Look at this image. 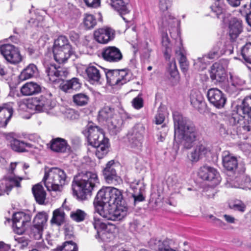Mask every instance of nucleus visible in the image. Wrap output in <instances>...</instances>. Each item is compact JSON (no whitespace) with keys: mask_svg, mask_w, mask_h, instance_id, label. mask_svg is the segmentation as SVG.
<instances>
[{"mask_svg":"<svg viewBox=\"0 0 251 251\" xmlns=\"http://www.w3.org/2000/svg\"><path fill=\"white\" fill-rule=\"evenodd\" d=\"M110 187H106L98 192L94 201L95 210L100 216L107 220L120 221L126 216L127 207L122 205H111L110 207Z\"/></svg>","mask_w":251,"mask_h":251,"instance_id":"nucleus-1","label":"nucleus"},{"mask_svg":"<svg viewBox=\"0 0 251 251\" xmlns=\"http://www.w3.org/2000/svg\"><path fill=\"white\" fill-rule=\"evenodd\" d=\"M175 140H180L186 149L191 148L199 133L195 125L177 112L174 113Z\"/></svg>","mask_w":251,"mask_h":251,"instance_id":"nucleus-2","label":"nucleus"},{"mask_svg":"<svg viewBox=\"0 0 251 251\" xmlns=\"http://www.w3.org/2000/svg\"><path fill=\"white\" fill-rule=\"evenodd\" d=\"M99 183L97 174L93 172H87L75 177L72 183L73 194L77 199L85 200L91 195L92 191Z\"/></svg>","mask_w":251,"mask_h":251,"instance_id":"nucleus-3","label":"nucleus"},{"mask_svg":"<svg viewBox=\"0 0 251 251\" xmlns=\"http://www.w3.org/2000/svg\"><path fill=\"white\" fill-rule=\"evenodd\" d=\"M89 144L96 148V155L99 158H102L108 152V140L105 138L103 130L100 127L89 124L84 131Z\"/></svg>","mask_w":251,"mask_h":251,"instance_id":"nucleus-4","label":"nucleus"},{"mask_svg":"<svg viewBox=\"0 0 251 251\" xmlns=\"http://www.w3.org/2000/svg\"><path fill=\"white\" fill-rule=\"evenodd\" d=\"M67 176L65 171L53 167L45 170L42 181L49 191L60 192L67 183Z\"/></svg>","mask_w":251,"mask_h":251,"instance_id":"nucleus-5","label":"nucleus"},{"mask_svg":"<svg viewBox=\"0 0 251 251\" xmlns=\"http://www.w3.org/2000/svg\"><path fill=\"white\" fill-rule=\"evenodd\" d=\"M51 94L48 93L38 97L28 99L23 103L27 109L38 112L44 111L52 107Z\"/></svg>","mask_w":251,"mask_h":251,"instance_id":"nucleus-6","label":"nucleus"},{"mask_svg":"<svg viewBox=\"0 0 251 251\" xmlns=\"http://www.w3.org/2000/svg\"><path fill=\"white\" fill-rule=\"evenodd\" d=\"M107 83L110 85H122L129 81L131 74L126 70H109L106 74Z\"/></svg>","mask_w":251,"mask_h":251,"instance_id":"nucleus-7","label":"nucleus"},{"mask_svg":"<svg viewBox=\"0 0 251 251\" xmlns=\"http://www.w3.org/2000/svg\"><path fill=\"white\" fill-rule=\"evenodd\" d=\"M198 175L203 180L207 181L209 184L212 187L218 185L221 181V177L217 170L208 165L201 167L198 172Z\"/></svg>","mask_w":251,"mask_h":251,"instance_id":"nucleus-8","label":"nucleus"},{"mask_svg":"<svg viewBox=\"0 0 251 251\" xmlns=\"http://www.w3.org/2000/svg\"><path fill=\"white\" fill-rule=\"evenodd\" d=\"M150 244L151 248L156 251H180L176 242L169 238L162 240L152 239Z\"/></svg>","mask_w":251,"mask_h":251,"instance_id":"nucleus-9","label":"nucleus"},{"mask_svg":"<svg viewBox=\"0 0 251 251\" xmlns=\"http://www.w3.org/2000/svg\"><path fill=\"white\" fill-rule=\"evenodd\" d=\"M0 52L7 61L11 64H18L22 60V56L19 50L12 45H2L0 47Z\"/></svg>","mask_w":251,"mask_h":251,"instance_id":"nucleus-10","label":"nucleus"},{"mask_svg":"<svg viewBox=\"0 0 251 251\" xmlns=\"http://www.w3.org/2000/svg\"><path fill=\"white\" fill-rule=\"evenodd\" d=\"M23 178L15 176H6L0 182V196L8 194L14 186L20 187V181Z\"/></svg>","mask_w":251,"mask_h":251,"instance_id":"nucleus-11","label":"nucleus"},{"mask_svg":"<svg viewBox=\"0 0 251 251\" xmlns=\"http://www.w3.org/2000/svg\"><path fill=\"white\" fill-rule=\"evenodd\" d=\"M115 31L108 26H103L96 30L94 33V38L98 43L107 44L115 37Z\"/></svg>","mask_w":251,"mask_h":251,"instance_id":"nucleus-12","label":"nucleus"},{"mask_svg":"<svg viewBox=\"0 0 251 251\" xmlns=\"http://www.w3.org/2000/svg\"><path fill=\"white\" fill-rule=\"evenodd\" d=\"M31 218L28 214L22 212L15 213L13 216L14 231L18 234H23L25 230V225L29 222Z\"/></svg>","mask_w":251,"mask_h":251,"instance_id":"nucleus-13","label":"nucleus"},{"mask_svg":"<svg viewBox=\"0 0 251 251\" xmlns=\"http://www.w3.org/2000/svg\"><path fill=\"white\" fill-rule=\"evenodd\" d=\"M207 98L210 102L218 108L223 107L226 100L224 93L217 88L210 89L207 92Z\"/></svg>","mask_w":251,"mask_h":251,"instance_id":"nucleus-14","label":"nucleus"},{"mask_svg":"<svg viewBox=\"0 0 251 251\" xmlns=\"http://www.w3.org/2000/svg\"><path fill=\"white\" fill-rule=\"evenodd\" d=\"M93 224L94 228L97 230V238L99 237L101 240L106 241L108 239H110L113 236L112 234L108 233L105 230L107 228L106 225L97 214L94 217Z\"/></svg>","mask_w":251,"mask_h":251,"instance_id":"nucleus-15","label":"nucleus"},{"mask_svg":"<svg viewBox=\"0 0 251 251\" xmlns=\"http://www.w3.org/2000/svg\"><path fill=\"white\" fill-rule=\"evenodd\" d=\"M145 128L141 124L136 125L129 137L130 146L132 148H140L142 146Z\"/></svg>","mask_w":251,"mask_h":251,"instance_id":"nucleus-16","label":"nucleus"},{"mask_svg":"<svg viewBox=\"0 0 251 251\" xmlns=\"http://www.w3.org/2000/svg\"><path fill=\"white\" fill-rule=\"evenodd\" d=\"M116 165L113 160L109 161L103 169V173L108 183L114 184L120 183L122 179L117 175L115 170Z\"/></svg>","mask_w":251,"mask_h":251,"instance_id":"nucleus-17","label":"nucleus"},{"mask_svg":"<svg viewBox=\"0 0 251 251\" xmlns=\"http://www.w3.org/2000/svg\"><path fill=\"white\" fill-rule=\"evenodd\" d=\"M210 77L215 82H222L226 78V68L221 63H215L211 67Z\"/></svg>","mask_w":251,"mask_h":251,"instance_id":"nucleus-18","label":"nucleus"},{"mask_svg":"<svg viewBox=\"0 0 251 251\" xmlns=\"http://www.w3.org/2000/svg\"><path fill=\"white\" fill-rule=\"evenodd\" d=\"M13 113V103H4L0 105V127L6 126Z\"/></svg>","mask_w":251,"mask_h":251,"instance_id":"nucleus-19","label":"nucleus"},{"mask_svg":"<svg viewBox=\"0 0 251 251\" xmlns=\"http://www.w3.org/2000/svg\"><path fill=\"white\" fill-rule=\"evenodd\" d=\"M13 113V103H4L0 105V127L6 126Z\"/></svg>","mask_w":251,"mask_h":251,"instance_id":"nucleus-20","label":"nucleus"},{"mask_svg":"<svg viewBox=\"0 0 251 251\" xmlns=\"http://www.w3.org/2000/svg\"><path fill=\"white\" fill-rule=\"evenodd\" d=\"M103 59L110 62H117L123 57L120 50L115 47H108L103 50L102 53Z\"/></svg>","mask_w":251,"mask_h":251,"instance_id":"nucleus-21","label":"nucleus"},{"mask_svg":"<svg viewBox=\"0 0 251 251\" xmlns=\"http://www.w3.org/2000/svg\"><path fill=\"white\" fill-rule=\"evenodd\" d=\"M74 52L72 48H53L54 58L59 63L65 62Z\"/></svg>","mask_w":251,"mask_h":251,"instance_id":"nucleus-22","label":"nucleus"},{"mask_svg":"<svg viewBox=\"0 0 251 251\" xmlns=\"http://www.w3.org/2000/svg\"><path fill=\"white\" fill-rule=\"evenodd\" d=\"M243 30L242 21L235 18L229 22L228 26L229 35L232 39H236Z\"/></svg>","mask_w":251,"mask_h":251,"instance_id":"nucleus-23","label":"nucleus"},{"mask_svg":"<svg viewBox=\"0 0 251 251\" xmlns=\"http://www.w3.org/2000/svg\"><path fill=\"white\" fill-rule=\"evenodd\" d=\"M49 145L50 149L54 152H65L70 150L66 141L60 138L52 139Z\"/></svg>","mask_w":251,"mask_h":251,"instance_id":"nucleus-24","label":"nucleus"},{"mask_svg":"<svg viewBox=\"0 0 251 251\" xmlns=\"http://www.w3.org/2000/svg\"><path fill=\"white\" fill-rule=\"evenodd\" d=\"M222 158L223 166L227 170L233 171L237 168L238 165L237 159L228 151H225L223 152Z\"/></svg>","mask_w":251,"mask_h":251,"instance_id":"nucleus-25","label":"nucleus"},{"mask_svg":"<svg viewBox=\"0 0 251 251\" xmlns=\"http://www.w3.org/2000/svg\"><path fill=\"white\" fill-rule=\"evenodd\" d=\"M211 150L206 144H200L197 145L191 153V158L193 161L197 162L200 159L210 153Z\"/></svg>","mask_w":251,"mask_h":251,"instance_id":"nucleus-26","label":"nucleus"},{"mask_svg":"<svg viewBox=\"0 0 251 251\" xmlns=\"http://www.w3.org/2000/svg\"><path fill=\"white\" fill-rule=\"evenodd\" d=\"M41 87L37 83L28 82L21 88V92L24 96H28L38 94L41 92Z\"/></svg>","mask_w":251,"mask_h":251,"instance_id":"nucleus-27","label":"nucleus"},{"mask_svg":"<svg viewBox=\"0 0 251 251\" xmlns=\"http://www.w3.org/2000/svg\"><path fill=\"white\" fill-rule=\"evenodd\" d=\"M32 191L36 201L40 204H44L47 194L43 186L40 183H37L33 186Z\"/></svg>","mask_w":251,"mask_h":251,"instance_id":"nucleus-28","label":"nucleus"},{"mask_svg":"<svg viewBox=\"0 0 251 251\" xmlns=\"http://www.w3.org/2000/svg\"><path fill=\"white\" fill-rule=\"evenodd\" d=\"M117 113L114 108L109 106H105L99 111L98 119L100 121H105L107 123Z\"/></svg>","mask_w":251,"mask_h":251,"instance_id":"nucleus-29","label":"nucleus"},{"mask_svg":"<svg viewBox=\"0 0 251 251\" xmlns=\"http://www.w3.org/2000/svg\"><path fill=\"white\" fill-rule=\"evenodd\" d=\"M110 207L111 205H122L126 206L123 201V195L122 192L114 187H110Z\"/></svg>","mask_w":251,"mask_h":251,"instance_id":"nucleus-30","label":"nucleus"},{"mask_svg":"<svg viewBox=\"0 0 251 251\" xmlns=\"http://www.w3.org/2000/svg\"><path fill=\"white\" fill-rule=\"evenodd\" d=\"M85 71L91 83L94 84L100 82L101 74L100 70L96 67L94 66H89Z\"/></svg>","mask_w":251,"mask_h":251,"instance_id":"nucleus-31","label":"nucleus"},{"mask_svg":"<svg viewBox=\"0 0 251 251\" xmlns=\"http://www.w3.org/2000/svg\"><path fill=\"white\" fill-rule=\"evenodd\" d=\"M109 130L113 134H116L121 129L123 120L119 114L115 115L107 123Z\"/></svg>","mask_w":251,"mask_h":251,"instance_id":"nucleus-32","label":"nucleus"},{"mask_svg":"<svg viewBox=\"0 0 251 251\" xmlns=\"http://www.w3.org/2000/svg\"><path fill=\"white\" fill-rule=\"evenodd\" d=\"M49 80L51 82H55L59 76H62L64 72L60 70V68H57L54 65L50 64L48 66L46 70Z\"/></svg>","mask_w":251,"mask_h":251,"instance_id":"nucleus-33","label":"nucleus"},{"mask_svg":"<svg viewBox=\"0 0 251 251\" xmlns=\"http://www.w3.org/2000/svg\"><path fill=\"white\" fill-rule=\"evenodd\" d=\"M9 142L11 149L17 152L25 151L26 147H30V145L28 143L19 140L13 137L9 138Z\"/></svg>","mask_w":251,"mask_h":251,"instance_id":"nucleus-34","label":"nucleus"},{"mask_svg":"<svg viewBox=\"0 0 251 251\" xmlns=\"http://www.w3.org/2000/svg\"><path fill=\"white\" fill-rule=\"evenodd\" d=\"M37 72L36 66L30 64L24 69L19 75V79L22 81H24L32 77Z\"/></svg>","mask_w":251,"mask_h":251,"instance_id":"nucleus-35","label":"nucleus"},{"mask_svg":"<svg viewBox=\"0 0 251 251\" xmlns=\"http://www.w3.org/2000/svg\"><path fill=\"white\" fill-rule=\"evenodd\" d=\"M243 83V81L238 76L231 75L229 79L228 80V84L226 88V90L228 93H233Z\"/></svg>","mask_w":251,"mask_h":251,"instance_id":"nucleus-36","label":"nucleus"},{"mask_svg":"<svg viewBox=\"0 0 251 251\" xmlns=\"http://www.w3.org/2000/svg\"><path fill=\"white\" fill-rule=\"evenodd\" d=\"M65 213L62 208L56 209L53 212L50 222L52 224L60 226L65 221Z\"/></svg>","mask_w":251,"mask_h":251,"instance_id":"nucleus-37","label":"nucleus"},{"mask_svg":"<svg viewBox=\"0 0 251 251\" xmlns=\"http://www.w3.org/2000/svg\"><path fill=\"white\" fill-rule=\"evenodd\" d=\"M81 87V83L79 80L75 77L66 81L61 86V89L67 92L70 90H78Z\"/></svg>","mask_w":251,"mask_h":251,"instance_id":"nucleus-38","label":"nucleus"},{"mask_svg":"<svg viewBox=\"0 0 251 251\" xmlns=\"http://www.w3.org/2000/svg\"><path fill=\"white\" fill-rule=\"evenodd\" d=\"M129 0H111L112 7L120 11L121 14H125L128 12L127 4Z\"/></svg>","mask_w":251,"mask_h":251,"instance_id":"nucleus-39","label":"nucleus"},{"mask_svg":"<svg viewBox=\"0 0 251 251\" xmlns=\"http://www.w3.org/2000/svg\"><path fill=\"white\" fill-rule=\"evenodd\" d=\"M190 98L191 103L193 107L197 109L200 108L203 101L201 93L197 91H193L191 93Z\"/></svg>","mask_w":251,"mask_h":251,"instance_id":"nucleus-40","label":"nucleus"},{"mask_svg":"<svg viewBox=\"0 0 251 251\" xmlns=\"http://www.w3.org/2000/svg\"><path fill=\"white\" fill-rule=\"evenodd\" d=\"M161 44L166 58L169 59L170 57V53L172 49V44L167 33H164L162 34Z\"/></svg>","mask_w":251,"mask_h":251,"instance_id":"nucleus-41","label":"nucleus"},{"mask_svg":"<svg viewBox=\"0 0 251 251\" xmlns=\"http://www.w3.org/2000/svg\"><path fill=\"white\" fill-rule=\"evenodd\" d=\"M183 50L181 42L180 41L178 48L176 50V53L179 56V62L181 69L185 71L188 69V63L186 56L183 54Z\"/></svg>","mask_w":251,"mask_h":251,"instance_id":"nucleus-42","label":"nucleus"},{"mask_svg":"<svg viewBox=\"0 0 251 251\" xmlns=\"http://www.w3.org/2000/svg\"><path fill=\"white\" fill-rule=\"evenodd\" d=\"M168 73L170 75V79L173 84H175L178 81V72L176 68V63L173 60L170 63Z\"/></svg>","mask_w":251,"mask_h":251,"instance_id":"nucleus-43","label":"nucleus"},{"mask_svg":"<svg viewBox=\"0 0 251 251\" xmlns=\"http://www.w3.org/2000/svg\"><path fill=\"white\" fill-rule=\"evenodd\" d=\"M83 25L86 29H92L97 25L96 19L92 14H86L84 15Z\"/></svg>","mask_w":251,"mask_h":251,"instance_id":"nucleus-44","label":"nucleus"},{"mask_svg":"<svg viewBox=\"0 0 251 251\" xmlns=\"http://www.w3.org/2000/svg\"><path fill=\"white\" fill-rule=\"evenodd\" d=\"M72 48L67 38L63 36H60L54 41L53 48Z\"/></svg>","mask_w":251,"mask_h":251,"instance_id":"nucleus-45","label":"nucleus"},{"mask_svg":"<svg viewBox=\"0 0 251 251\" xmlns=\"http://www.w3.org/2000/svg\"><path fill=\"white\" fill-rule=\"evenodd\" d=\"M212 11L216 14L218 18L222 15L224 11V3L220 0H214V2L211 5Z\"/></svg>","mask_w":251,"mask_h":251,"instance_id":"nucleus-46","label":"nucleus"},{"mask_svg":"<svg viewBox=\"0 0 251 251\" xmlns=\"http://www.w3.org/2000/svg\"><path fill=\"white\" fill-rule=\"evenodd\" d=\"M48 215L45 212L38 213L34 219V225L44 227L48 220Z\"/></svg>","mask_w":251,"mask_h":251,"instance_id":"nucleus-47","label":"nucleus"},{"mask_svg":"<svg viewBox=\"0 0 251 251\" xmlns=\"http://www.w3.org/2000/svg\"><path fill=\"white\" fill-rule=\"evenodd\" d=\"M89 100L88 96L83 93H79L73 96L74 102L79 106H83L87 104Z\"/></svg>","mask_w":251,"mask_h":251,"instance_id":"nucleus-48","label":"nucleus"},{"mask_svg":"<svg viewBox=\"0 0 251 251\" xmlns=\"http://www.w3.org/2000/svg\"><path fill=\"white\" fill-rule=\"evenodd\" d=\"M237 124H239L240 127H242L245 131L251 130V117L244 116L237 120Z\"/></svg>","mask_w":251,"mask_h":251,"instance_id":"nucleus-49","label":"nucleus"},{"mask_svg":"<svg viewBox=\"0 0 251 251\" xmlns=\"http://www.w3.org/2000/svg\"><path fill=\"white\" fill-rule=\"evenodd\" d=\"M241 54L246 62L251 64V43H247L242 48Z\"/></svg>","mask_w":251,"mask_h":251,"instance_id":"nucleus-50","label":"nucleus"},{"mask_svg":"<svg viewBox=\"0 0 251 251\" xmlns=\"http://www.w3.org/2000/svg\"><path fill=\"white\" fill-rule=\"evenodd\" d=\"M86 216V213L81 209H76L71 212L70 217L76 222L83 221Z\"/></svg>","mask_w":251,"mask_h":251,"instance_id":"nucleus-51","label":"nucleus"},{"mask_svg":"<svg viewBox=\"0 0 251 251\" xmlns=\"http://www.w3.org/2000/svg\"><path fill=\"white\" fill-rule=\"evenodd\" d=\"M218 49L216 48H213L211 51H210L207 54L205 55V57L207 59L214 58L219 55L222 54L224 53L225 51L222 49V47L223 46L222 43L221 42H218Z\"/></svg>","mask_w":251,"mask_h":251,"instance_id":"nucleus-52","label":"nucleus"},{"mask_svg":"<svg viewBox=\"0 0 251 251\" xmlns=\"http://www.w3.org/2000/svg\"><path fill=\"white\" fill-rule=\"evenodd\" d=\"M218 49L216 48H213L211 51H210L207 54L205 55V57L207 59L214 58L219 55L222 54L224 53L225 51L222 49V47L223 46L222 43L221 42H218Z\"/></svg>","mask_w":251,"mask_h":251,"instance_id":"nucleus-53","label":"nucleus"},{"mask_svg":"<svg viewBox=\"0 0 251 251\" xmlns=\"http://www.w3.org/2000/svg\"><path fill=\"white\" fill-rule=\"evenodd\" d=\"M55 251H77V247L73 242L68 241L58 247Z\"/></svg>","mask_w":251,"mask_h":251,"instance_id":"nucleus-54","label":"nucleus"},{"mask_svg":"<svg viewBox=\"0 0 251 251\" xmlns=\"http://www.w3.org/2000/svg\"><path fill=\"white\" fill-rule=\"evenodd\" d=\"M229 207L234 210L244 212L246 209V205L241 201L236 200L231 201L228 203Z\"/></svg>","mask_w":251,"mask_h":251,"instance_id":"nucleus-55","label":"nucleus"},{"mask_svg":"<svg viewBox=\"0 0 251 251\" xmlns=\"http://www.w3.org/2000/svg\"><path fill=\"white\" fill-rule=\"evenodd\" d=\"M250 100L244 99L242 102L241 110L246 117H251V107L250 106V104H251V100Z\"/></svg>","mask_w":251,"mask_h":251,"instance_id":"nucleus-56","label":"nucleus"},{"mask_svg":"<svg viewBox=\"0 0 251 251\" xmlns=\"http://www.w3.org/2000/svg\"><path fill=\"white\" fill-rule=\"evenodd\" d=\"M208 59L205 57V55L201 57H199L194 60V64L196 68L199 70H202L205 68L206 64L208 62Z\"/></svg>","mask_w":251,"mask_h":251,"instance_id":"nucleus-57","label":"nucleus"},{"mask_svg":"<svg viewBox=\"0 0 251 251\" xmlns=\"http://www.w3.org/2000/svg\"><path fill=\"white\" fill-rule=\"evenodd\" d=\"M43 228L40 226L33 225L31 228V236H33L35 239H40L42 236Z\"/></svg>","mask_w":251,"mask_h":251,"instance_id":"nucleus-58","label":"nucleus"},{"mask_svg":"<svg viewBox=\"0 0 251 251\" xmlns=\"http://www.w3.org/2000/svg\"><path fill=\"white\" fill-rule=\"evenodd\" d=\"M242 180L238 185H234L235 188L240 187L245 189H251V180L249 177L247 176H242Z\"/></svg>","mask_w":251,"mask_h":251,"instance_id":"nucleus-59","label":"nucleus"},{"mask_svg":"<svg viewBox=\"0 0 251 251\" xmlns=\"http://www.w3.org/2000/svg\"><path fill=\"white\" fill-rule=\"evenodd\" d=\"M140 181H137L135 183V181L132 182L131 184V188L134 190V193L132 194L133 198H134V202H140L144 201V198L143 195L140 193L138 195L135 193V189H137L135 187V184L138 185Z\"/></svg>","mask_w":251,"mask_h":251,"instance_id":"nucleus-60","label":"nucleus"},{"mask_svg":"<svg viewBox=\"0 0 251 251\" xmlns=\"http://www.w3.org/2000/svg\"><path fill=\"white\" fill-rule=\"evenodd\" d=\"M167 183L169 187L174 189H176L179 185L177 179L175 176H169L167 180Z\"/></svg>","mask_w":251,"mask_h":251,"instance_id":"nucleus-61","label":"nucleus"},{"mask_svg":"<svg viewBox=\"0 0 251 251\" xmlns=\"http://www.w3.org/2000/svg\"><path fill=\"white\" fill-rule=\"evenodd\" d=\"M171 6V1L170 0H160L159 8L162 11H165Z\"/></svg>","mask_w":251,"mask_h":251,"instance_id":"nucleus-62","label":"nucleus"},{"mask_svg":"<svg viewBox=\"0 0 251 251\" xmlns=\"http://www.w3.org/2000/svg\"><path fill=\"white\" fill-rule=\"evenodd\" d=\"M132 105L136 109H140L143 107V100L141 98L137 97L132 100Z\"/></svg>","mask_w":251,"mask_h":251,"instance_id":"nucleus-63","label":"nucleus"},{"mask_svg":"<svg viewBox=\"0 0 251 251\" xmlns=\"http://www.w3.org/2000/svg\"><path fill=\"white\" fill-rule=\"evenodd\" d=\"M47 248L48 247L45 245L43 240L36 242L33 246L34 249H37V250H39L40 251H43Z\"/></svg>","mask_w":251,"mask_h":251,"instance_id":"nucleus-64","label":"nucleus"}]
</instances>
